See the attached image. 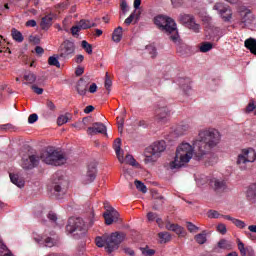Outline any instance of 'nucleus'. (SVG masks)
Segmentation results:
<instances>
[{
    "instance_id": "nucleus-56",
    "label": "nucleus",
    "mask_w": 256,
    "mask_h": 256,
    "mask_svg": "<svg viewBox=\"0 0 256 256\" xmlns=\"http://www.w3.org/2000/svg\"><path fill=\"white\" fill-rule=\"evenodd\" d=\"M38 119H39V116L36 113L31 114L28 117V123H30V124L37 123Z\"/></svg>"
},
{
    "instance_id": "nucleus-51",
    "label": "nucleus",
    "mask_w": 256,
    "mask_h": 256,
    "mask_svg": "<svg viewBox=\"0 0 256 256\" xmlns=\"http://www.w3.org/2000/svg\"><path fill=\"white\" fill-rule=\"evenodd\" d=\"M69 121V117H67V115H61L60 117H58L57 119V124L59 126L61 125H65V123H67Z\"/></svg>"
},
{
    "instance_id": "nucleus-23",
    "label": "nucleus",
    "mask_w": 256,
    "mask_h": 256,
    "mask_svg": "<svg viewBox=\"0 0 256 256\" xmlns=\"http://www.w3.org/2000/svg\"><path fill=\"white\" fill-rule=\"evenodd\" d=\"M53 25V17L50 15L44 16L41 19L40 27L43 31H48V29Z\"/></svg>"
},
{
    "instance_id": "nucleus-37",
    "label": "nucleus",
    "mask_w": 256,
    "mask_h": 256,
    "mask_svg": "<svg viewBox=\"0 0 256 256\" xmlns=\"http://www.w3.org/2000/svg\"><path fill=\"white\" fill-rule=\"evenodd\" d=\"M24 84L27 85V84H33L34 81H37V76H35V74L29 72L28 74H25L24 75Z\"/></svg>"
},
{
    "instance_id": "nucleus-34",
    "label": "nucleus",
    "mask_w": 256,
    "mask_h": 256,
    "mask_svg": "<svg viewBox=\"0 0 256 256\" xmlns=\"http://www.w3.org/2000/svg\"><path fill=\"white\" fill-rule=\"evenodd\" d=\"M164 197L163 196H158L156 198H154V204L152 206V209L154 211H159V209H161V207H163V204L165 203L164 201Z\"/></svg>"
},
{
    "instance_id": "nucleus-11",
    "label": "nucleus",
    "mask_w": 256,
    "mask_h": 256,
    "mask_svg": "<svg viewBox=\"0 0 256 256\" xmlns=\"http://www.w3.org/2000/svg\"><path fill=\"white\" fill-rule=\"evenodd\" d=\"M238 13L240 15L239 25L242 29H245L247 25H251V23L255 21V15H253V12H251V10L247 9L246 7H240L238 9Z\"/></svg>"
},
{
    "instance_id": "nucleus-46",
    "label": "nucleus",
    "mask_w": 256,
    "mask_h": 256,
    "mask_svg": "<svg viewBox=\"0 0 256 256\" xmlns=\"http://www.w3.org/2000/svg\"><path fill=\"white\" fill-rule=\"evenodd\" d=\"M48 65H51L53 67H58V68L61 67V63H59V60L54 56H50L48 58Z\"/></svg>"
},
{
    "instance_id": "nucleus-2",
    "label": "nucleus",
    "mask_w": 256,
    "mask_h": 256,
    "mask_svg": "<svg viewBox=\"0 0 256 256\" xmlns=\"http://www.w3.org/2000/svg\"><path fill=\"white\" fill-rule=\"evenodd\" d=\"M125 233L123 232H114L111 235L105 234L103 236H98L95 239L97 247H105L107 253H113L117 251L119 246L123 241H125Z\"/></svg>"
},
{
    "instance_id": "nucleus-15",
    "label": "nucleus",
    "mask_w": 256,
    "mask_h": 256,
    "mask_svg": "<svg viewBox=\"0 0 256 256\" xmlns=\"http://www.w3.org/2000/svg\"><path fill=\"white\" fill-rule=\"evenodd\" d=\"M209 185L215 193H223L227 189V182L217 178L210 179Z\"/></svg>"
},
{
    "instance_id": "nucleus-35",
    "label": "nucleus",
    "mask_w": 256,
    "mask_h": 256,
    "mask_svg": "<svg viewBox=\"0 0 256 256\" xmlns=\"http://www.w3.org/2000/svg\"><path fill=\"white\" fill-rule=\"evenodd\" d=\"M218 247H219V249L231 250V249H233V243L231 241H228V240H225V239H221L218 242Z\"/></svg>"
},
{
    "instance_id": "nucleus-57",
    "label": "nucleus",
    "mask_w": 256,
    "mask_h": 256,
    "mask_svg": "<svg viewBox=\"0 0 256 256\" xmlns=\"http://www.w3.org/2000/svg\"><path fill=\"white\" fill-rule=\"evenodd\" d=\"M170 1L175 9H179V7H183V0H170Z\"/></svg>"
},
{
    "instance_id": "nucleus-30",
    "label": "nucleus",
    "mask_w": 256,
    "mask_h": 256,
    "mask_svg": "<svg viewBox=\"0 0 256 256\" xmlns=\"http://www.w3.org/2000/svg\"><path fill=\"white\" fill-rule=\"evenodd\" d=\"M10 181L20 189L25 187V180L19 179V175L17 174H10Z\"/></svg>"
},
{
    "instance_id": "nucleus-45",
    "label": "nucleus",
    "mask_w": 256,
    "mask_h": 256,
    "mask_svg": "<svg viewBox=\"0 0 256 256\" xmlns=\"http://www.w3.org/2000/svg\"><path fill=\"white\" fill-rule=\"evenodd\" d=\"M78 25H80L81 29H91V21L82 19L78 22Z\"/></svg>"
},
{
    "instance_id": "nucleus-53",
    "label": "nucleus",
    "mask_w": 256,
    "mask_h": 256,
    "mask_svg": "<svg viewBox=\"0 0 256 256\" xmlns=\"http://www.w3.org/2000/svg\"><path fill=\"white\" fill-rule=\"evenodd\" d=\"M29 42L33 43V45H39V43H41V38H39V36L30 35Z\"/></svg>"
},
{
    "instance_id": "nucleus-41",
    "label": "nucleus",
    "mask_w": 256,
    "mask_h": 256,
    "mask_svg": "<svg viewBox=\"0 0 256 256\" xmlns=\"http://www.w3.org/2000/svg\"><path fill=\"white\" fill-rule=\"evenodd\" d=\"M208 217L209 219H220V217H223L225 219L227 215H222L217 210H210L208 211Z\"/></svg>"
},
{
    "instance_id": "nucleus-58",
    "label": "nucleus",
    "mask_w": 256,
    "mask_h": 256,
    "mask_svg": "<svg viewBox=\"0 0 256 256\" xmlns=\"http://www.w3.org/2000/svg\"><path fill=\"white\" fill-rule=\"evenodd\" d=\"M31 89L36 93V95H43V88H39L37 85L33 84Z\"/></svg>"
},
{
    "instance_id": "nucleus-19",
    "label": "nucleus",
    "mask_w": 256,
    "mask_h": 256,
    "mask_svg": "<svg viewBox=\"0 0 256 256\" xmlns=\"http://www.w3.org/2000/svg\"><path fill=\"white\" fill-rule=\"evenodd\" d=\"M96 177H97V167L95 166V164H90L88 166V171L86 173L84 183L86 185L89 183H93Z\"/></svg>"
},
{
    "instance_id": "nucleus-9",
    "label": "nucleus",
    "mask_w": 256,
    "mask_h": 256,
    "mask_svg": "<svg viewBox=\"0 0 256 256\" xmlns=\"http://www.w3.org/2000/svg\"><path fill=\"white\" fill-rule=\"evenodd\" d=\"M60 59H71L75 54V43L65 40L58 49Z\"/></svg>"
},
{
    "instance_id": "nucleus-63",
    "label": "nucleus",
    "mask_w": 256,
    "mask_h": 256,
    "mask_svg": "<svg viewBox=\"0 0 256 256\" xmlns=\"http://www.w3.org/2000/svg\"><path fill=\"white\" fill-rule=\"evenodd\" d=\"M48 219L50 221H52V223H55L57 221V214L53 213V212H50L48 214Z\"/></svg>"
},
{
    "instance_id": "nucleus-62",
    "label": "nucleus",
    "mask_w": 256,
    "mask_h": 256,
    "mask_svg": "<svg viewBox=\"0 0 256 256\" xmlns=\"http://www.w3.org/2000/svg\"><path fill=\"white\" fill-rule=\"evenodd\" d=\"M46 106L48 107V109L50 111H55V109H56L55 104L51 100H47Z\"/></svg>"
},
{
    "instance_id": "nucleus-39",
    "label": "nucleus",
    "mask_w": 256,
    "mask_h": 256,
    "mask_svg": "<svg viewBox=\"0 0 256 256\" xmlns=\"http://www.w3.org/2000/svg\"><path fill=\"white\" fill-rule=\"evenodd\" d=\"M125 161V163H127V165H131L132 167H137V165H139L137 163V160H135V158H133L132 155H126L125 158H123V162Z\"/></svg>"
},
{
    "instance_id": "nucleus-20",
    "label": "nucleus",
    "mask_w": 256,
    "mask_h": 256,
    "mask_svg": "<svg viewBox=\"0 0 256 256\" xmlns=\"http://www.w3.org/2000/svg\"><path fill=\"white\" fill-rule=\"evenodd\" d=\"M144 155H145L144 163L146 165H149V163H156L157 159L161 157V155L155 154V152L149 150V148H146Z\"/></svg>"
},
{
    "instance_id": "nucleus-3",
    "label": "nucleus",
    "mask_w": 256,
    "mask_h": 256,
    "mask_svg": "<svg viewBox=\"0 0 256 256\" xmlns=\"http://www.w3.org/2000/svg\"><path fill=\"white\" fill-rule=\"evenodd\" d=\"M154 23L169 35V39L173 43H179V32L177 31L175 20L165 16H157L154 18Z\"/></svg>"
},
{
    "instance_id": "nucleus-64",
    "label": "nucleus",
    "mask_w": 256,
    "mask_h": 256,
    "mask_svg": "<svg viewBox=\"0 0 256 256\" xmlns=\"http://www.w3.org/2000/svg\"><path fill=\"white\" fill-rule=\"evenodd\" d=\"M124 253L126 255L135 256V250H133L131 248H124Z\"/></svg>"
},
{
    "instance_id": "nucleus-16",
    "label": "nucleus",
    "mask_w": 256,
    "mask_h": 256,
    "mask_svg": "<svg viewBox=\"0 0 256 256\" xmlns=\"http://www.w3.org/2000/svg\"><path fill=\"white\" fill-rule=\"evenodd\" d=\"M97 133H101L102 135H107V126L101 122L93 123L92 127H88L87 134L88 135H97Z\"/></svg>"
},
{
    "instance_id": "nucleus-5",
    "label": "nucleus",
    "mask_w": 256,
    "mask_h": 256,
    "mask_svg": "<svg viewBox=\"0 0 256 256\" xmlns=\"http://www.w3.org/2000/svg\"><path fill=\"white\" fill-rule=\"evenodd\" d=\"M66 231L72 234L74 239H81L87 235L85 222L81 218H69Z\"/></svg>"
},
{
    "instance_id": "nucleus-24",
    "label": "nucleus",
    "mask_w": 256,
    "mask_h": 256,
    "mask_svg": "<svg viewBox=\"0 0 256 256\" xmlns=\"http://www.w3.org/2000/svg\"><path fill=\"white\" fill-rule=\"evenodd\" d=\"M244 47L252 53V55H256V39L255 38H248L244 42Z\"/></svg>"
},
{
    "instance_id": "nucleus-29",
    "label": "nucleus",
    "mask_w": 256,
    "mask_h": 256,
    "mask_svg": "<svg viewBox=\"0 0 256 256\" xmlns=\"http://www.w3.org/2000/svg\"><path fill=\"white\" fill-rule=\"evenodd\" d=\"M186 131H189V124L181 123L176 127L174 133L178 135V137H181V135H185Z\"/></svg>"
},
{
    "instance_id": "nucleus-4",
    "label": "nucleus",
    "mask_w": 256,
    "mask_h": 256,
    "mask_svg": "<svg viewBox=\"0 0 256 256\" xmlns=\"http://www.w3.org/2000/svg\"><path fill=\"white\" fill-rule=\"evenodd\" d=\"M40 159L43 163H46V165H54L55 167L65 165V163H67L65 155L52 147H49L46 151L42 152Z\"/></svg>"
},
{
    "instance_id": "nucleus-42",
    "label": "nucleus",
    "mask_w": 256,
    "mask_h": 256,
    "mask_svg": "<svg viewBox=\"0 0 256 256\" xmlns=\"http://www.w3.org/2000/svg\"><path fill=\"white\" fill-rule=\"evenodd\" d=\"M134 185H136V189H138V191H141V193H147V186H145L143 182L135 180Z\"/></svg>"
},
{
    "instance_id": "nucleus-13",
    "label": "nucleus",
    "mask_w": 256,
    "mask_h": 256,
    "mask_svg": "<svg viewBox=\"0 0 256 256\" xmlns=\"http://www.w3.org/2000/svg\"><path fill=\"white\" fill-rule=\"evenodd\" d=\"M67 188H65V180L59 178L58 181L53 182L52 194L56 199H63Z\"/></svg>"
},
{
    "instance_id": "nucleus-7",
    "label": "nucleus",
    "mask_w": 256,
    "mask_h": 256,
    "mask_svg": "<svg viewBox=\"0 0 256 256\" xmlns=\"http://www.w3.org/2000/svg\"><path fill=\"white\" fill-rule=\"evenodd\" d=\"M213 9L214 11H217L224 23H229L233 19V10L229 5L222 2H217L213 6Z\"/></svg>"
},
{
    "instance_id": "nucleus-40",
    "label": "nucleus",
    "mask_w": 256,
    "mask_h": 256,
    "mask_svg": "<svg viewBox=\"0 0 256 256\" xmlns=\"http://www.w3.org/2000/svg\"><path fill=\"white\" fill-rule=\"evenodd\" d=\"M82 49L88 53V55H91L93 53V46L87 42V40H83L81 43Z\"/></svg>"
},
{
    "instance_id": "nucleus-31",
    "label": "nucleus",
    "mask_w": 256,
    "mask_h": 256,
    "mask_svg": "<svg viewBox=\"0 0 256 256\" xmlns=\"http://www.w3.org/2000/svg\"><path fill=\"white\" fill-rule=\"evenodd\" d=\"M180 87L186 93V95H189V92L191 91V81L189 79H180Z\"/></svg>"
},
{
    "instance_id": "nucleus-52",
    "label": "nucleus",
    "mask_w": 256,
    "mask_h": 256,
    "mask_svg": "<svg viewBox=\"0 0 256 256\" xmlns=\"http://www.w3.org/2000/svg\"><path fill=\"white\" fill-rule=\"evenodd\" d=\"M187 229L190 233H197V231H199V227L191 222H187Z\"/></svg>"
},
{
    "instance_id": "nucleus-49",
    "label": "nucleus",
    "mask_w": 256,
    "mask_h": 256,
    "mask_svg": "<svg viewBox=\"0 0 256 256\" xmlns=\"http://www.w3.org/2000/svg\"><path fill=\"white\" fill-rule=\"evenodd\" d=\"M113 85V81H111V77H109V72H106L105 75V88L107 91H111V86Z\"/></svg>"
},
{
    "instance_id": "nucleus-47",
    "label": "nucleus",
    "mask_w": 256,
    "mask_h": 256,
    "mask_svg": "<svg viewBox=\"0 0 256 256\" xmlns=\"http://www.w3.org/2000/svg\"><path fill=\"white\" fill-rule=\"evenodd\" d=\"M135 19H139V15L135 14V12L131 13L128 18L125 19V25H131Z\"/></svg>"
},
{
    "instance_id": "nucleus-28",
    "label": "nucleus",
    "mask_w": 256,
    "mask_h": 256,
    "mask_svg": "<svg viewBox=\"0 0 256 256\" xmlns=\"http://www.w3.org/2000/svg\"><path fill=\"white\" fill-rule=\"evenodd\" d=\"M35 241L38 245H45V247H53L55 245V242L51 237H47L45 239H43V237L35 238Z\"/></svg>"
},
{
    "instance_id": "nucleus-17",
    "label": "nucleus",
    "mask_w": 256,
    "mask_h": 256,
    "mask_svg": "<svg viewBox=\"0 0 256 256\" xmlns=\"http://www.w3.org/2000/svg\"><path fill=\"white\" fill-rule=\"evenodd\" d=\"M87 89H89V77L84 76L77 82L76 91L78 95H87Z\"/></svg>"
},
{
    "instance_id": "nucleus-14",
    "label": "nucleus",
    "mask_w": 256,
    "mask_h": 256,
    "mask_svg": "<svg viewBox=\"0 0 256 256\" xmlns=\"http://www.w3.org/2000/svg\"><path fill=\"white\" fill-rule=\"evenodd\" d=\"M39 161H41V157L35 154H32L27 158H22V168L25 169L26 171L35 169V167L39 166Z\"/></svg>"
},
{
    "instance_id": "nucleus-10",
    "label": "nucleus",
    "mask_w": 256,
    "mask_h": 256,
    "mask_svg": "<svg viewBox=\"0 0 256 256\" xmlns=\"http://www.w3.org/2000/svg\"><path fill=\"white\" fill-rule=\"evenodd\" d=\"M170 113L171 112L169 111V108H167L165 101L159 102L154 112V119L158 121V123H165Z\"/></svg>"
},
{
    "instance_id": "nucleus-8",
    "label": "nucleus",
    "mask_w": 256,
    "mask_h": 256,
    "mask_svg": "<svg viewBox=\"0 0 256 256\" xmlns=\"http://www.w3.org/2000/svg\"><path fill=\"white\" fill-rule=\"evenodd\" d=\"M178 19H179V22L181 23V25H184V27H187L191 31H194V33H199V30L201 29V25H199L195 21V16H193L191 14L182 13L179 15Z\"/></svg>"
},
{
    "instance_id": "nucleus-43",
    "label": "nucleus",
    "mask_w": 256,
    "mask_h": 256,
    "mask_svg": "<svg viewBox=\"0 0 256 256\" xmlns=\"http://www.w3.org/2000/svg\"><path fill=\"white\" fill-rule=\"evenodd\" d=\"M213 49V44L211 42H205L201 45L200 51L201 53H207Z\"/></svg>"
},
{
    "instance_id": "nucleus-44",
    "label": "nucleus",
    "mask_w": 256,
    "mask_h": 256,
    "mask_svg": "<svg viewBox=\"0 0 256 256\" xmlns=\"http://www.w3.org/2000/svg\"><path fill=\"white\" fill-rule=\"evenodd\" d=\"M256 105H255V100L251 99L246 106L245 113H253L255 111Z\"/></svg>"
},
{
    "instance_id": "nucleus-60",
    "label": "nucleus",
    "mask_w": 256,
    "mask_h": 256,
    "mask_svg": "<svg viewBox=\"0 0 256 256\" xmlns=\"http://www.w3.org/2000/svg\"><path fill=\"white\" fill-rule=\"evenodd\" d=\"M81 26L78 24V25H76V26H73L72 28H71V33H72V35H79V31H81Z\"/></svg>"
},
{
    "instance_id": "nucleus-12",
    "label": "nucleus",
    "mask_w": 256,
    "mask_h": 256,
    "mask_svg": "<svg viewBox=\"0 0 256 256\" xmlns=\"http://www.w3.org/2000/svg\"><path fill=\"white\" fill-rule=\"evenodd\" d=\"M104 209H106L103 217L106 225H113L119 220V212L109 205V202H104Z\"/></svg>"
},
{
    "instance_id": "nucleus-54",
    "label": "nucleus",
    "mask_w": 256,
    "mask_h": 256,
    "mask_svg": "<svg viewBox=\"0 0 256 256\" xmlns=\"http://www.w3.org/2000/svg\"><path fill=\"white\" fill-rule=\"evenodd\" d=\"M217 231L221 233V235H225V233H227V226L225 224H218Z\"/></svg>"
},
{
    "instance_id": "nucleus-33",
    "label": "nucleus",
    "mask_w": 256,
    "mask_h": 256,
    "mask_svg": "<svg viewBox=\"0 0 256 256\" xmlns=\"http://www.w3.org/2000/svg\"><path fill=\"white\" fill-rule=\"evenodd\" d=\"M166 229L168 231H174V233H177V235H182L183 234V228L177 224H171L167 223L166 224Z\"/></svg>"
},
{
    "instance_id": "nucleus-21",
    "label": "nucleus",
    "mask_w": 256,
    "mask_h": 256,
    "mask_svg": "<svg viewBox=\"0 0 256 256\" xmlns=\"http://www.w3.org/2000/svg\"><path fill=\"white\" fill-rule=\"evenodd\" d=\"M246 197L254 207H256V183L248 186L246 191Z\"/></svg>"
},
{
    "instance_id": "nucleus-61",
    "label": "nucleus",
    "mask_w": 256,
    "mask_h": 256,
    "mask_svg": "<svg viewBox=\"0 0 256 256\" xmlns=\"http://www.w3.org/2000/svg\"><path fill=\"white\" fill-rule=\"evenodd\" d=\"M0 129L2 131H9V130L13 129V124H11V123L2 124V125H0Z\"/></svg>"
},
{
    "instance_id": "nucleus-59",
    "label": "nucleus",
    "mask_w": 256,
    "mask_h": 256,
    "mask_svg": "<svg viewBox=\"0 0 256 256\" xmlns=\"http://www.w3.org/2000/svg\"><path fill=\"white\" fill-rule=\"evenodd\" d=\"M117 122H118V131L120 133H123V125L125 123V121L123 120V118H117Z\"/></svg>"
},
{
    "instance_id": "nucleus-48",
    "label": "nucleus",
    "mask_w": 256,
    "mask_h": 256,
    "mask_svg": "<svg viewBox=\"0 0 256 256\" xmlns=\"http://www.w3.org/2000/svg\"><path fill=\"white\" fill-rule=\"evenodd\" d=\"M140 249H141L142 255H144V256H153V255H155V250L150 249L149 246H146V247L140 248Z\"/></svg>"
},
{
    "instance_id": "nucleus-27",
    "label": "nucleus",
    "mask_w": 256,
    "mask_h": 256,
    "mask_svg": "<svg viewBox=\"0 0 256 256\" xmlns=\"http://www.w3.org/2000/svg\"><path fill=\"white\" fill-rule=\"evenodd\" d=\"M122 39H123V27L118 26L112 33V41H114V43H121Z\"/></svg>"
},
{
    "instance_id": "nucleus-32",
    "label": "nucleus",
    "mask_w": 256,
    "mask_h": 256,
    "mask_svg": "<svg viewBox=\"0 0 256 256\" xmlns=\"http://www.w3.org/2000/svg\"><path fill=\"white\" fill-rule=\"evenodd\" d=\"M11 35L12 39H14V41H16L17 43H23V41L25 40L21 31L15 28L12 29Z\"/></svg>"
},
{
    "instance_id": "nucleus-38",
    "label": "nucleus",
    "mask_w": 256,
    "mask_h": 256,
    "mask_svg": "<svg viewBox=\"0 0 256 256\" xmlns=\"http://www.w3.org/2000/svg\"><path fill=\"white\" fill-rule=\"evenodd\" d=\"M158 237L160 239V243H169V241H171V234L168 232H160Z\"/></svg>"
},
{
    "instance_id": "nucleus-55",
    "label": "nucleus",
    "mask_w": 256,
    "mask_h": 256,
    "mask_svg": "<svg viewBox=\"0 0 256 256\" xmlns=\"http://www.w3.org/2000/svg\"><path fill=\"white\" fill-rule=\"evenodd\" d=\"M157 217H158L157 213H154V212L147 213V219L150 223H152V221H156Z\"/></svg>"
},
{
    "instance_id": "nucleus-18",
    "label": "nucleus",
    "mask_w": 256,
    "mask_h": 256,
    "mask_svg": "<svg viewBox=\"0 0 256 256\" xmlns=\"http://www.w3.org/2000/svg\"><path fill=\"white\" fill-rule=\"evenodd\" d=\"M165 149H167V144L163 140L154 142L148 147V151H152L156 155H161Z\"/></svg>"
},
{
    "instance_id": "nucleus-6",
    "label": "nucleus",
    "mask_w": 256,
    "mask_h": 256,
    "mask_svg": "<svg viewBox=\"0 0 256 256\" xmlns=\"http://www.w3.org/2000/svg\"><path fill=\"white\" fill-rule=\"evenodd\" d=\"M256 161V152L252 148L243 150L242 154L238 155L237 165L242 171L247 169V163H254Z\"/></svg>"
},
{
    "instance_id": "nucleus-36",
    "label": "nucleus",
    "mask_w": 256,
    "mask_h": 256,
    "mask_svg": "<svg viewBox=\"0 0 256 256\" xmlns=\"http://www.w3.org/2000/svg\"><path fill=\"white\" fill-rule=\"evenodd\" d=\"M195 241L199 245H204V243H207V232L203 231L202 233L197 234L195 236Z\"/></svg>"
},
{
    "instance_id": "nucleus-25",
    "label": "nucleus",
    "mask_w": 256,
    "mask_h": 256,
    "mask_svg": "<svg viewBox=\"0 0 256 256\" xmlns=\"http://www.w3.org/2000/svg\"><path fill=\"white\" fill-rule=\"evenodd\" d=\"M113 149L116 153L117 159L120 163H123V155H121V138H117L114 141Z\"/></svg>"
},
{
    "instance_id": "nucleus-22",
    "label": "nucleus",
    "mask_w": 256,
    "mask_h": 256,
    "mask_svg": "<svg viewBox=\"0 0 256 256\" xmlns=\"http://www.w3.org/2000/svg\"><path fill=\"white\" fill-rule=\"evenodd\" d=\"M238 249L240 251L241 256H255V251L253 250V248L251 247H246L245 248V244L238 239Z\"/></svg>"
},
{
    "instance_id": "nucleus-26",
    "label": "nucleus",
    "mask_w": 256,
    "mask_h": 256,
    "mask_svg": "<svg viewBox=\"0 0 256 256\" xmlns=\"http://www.w3.org/2000/svg\"><path fill=\"white\" fill-rule=\"evenodd\" d=\"M224 219H227V221H231L235 227L238 229H245L247 227V224H245V221L239 220L237 218H233L230 215L224 216Z\"/></svg>"
},
{
    "instance_id": "nucleus-50",
    "label": "nucleus",
    "mask_w": 256,
    "mask_h": 256,
    "mask_svg": "<svg viewBox=\"0 0 256 256\" xmlns=\"http://www.w3.org/2000/svg\"><path fill=\"white\" fill-rule=\"evenodd\" d=\"M146 50L148 51V53H150L152 59H155V57H157V49L155 48V46L148 45L146 46Z\"/></svg>"
},
{
    "instance_id": "nucleus-1",
    "label": "nucleus",
    "mask_w": 256,
    "mask_h": 256,
    "mask_svg": "<svg viewBox=\"0 0 256 256\" xmlns=\"http://www.w3.org/2000/svg\"><path fill=\"white\" fill-rule=\"evenodd\" d=\"M221 142V134L215 129L201 130L193 146L182 143L176 149L174 161L170 162V169H181L191 159L202 161L206 167H213L217 163V156L211 151Z\"/></svg>"
}]
</instances>
